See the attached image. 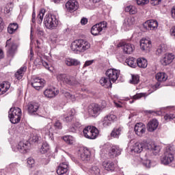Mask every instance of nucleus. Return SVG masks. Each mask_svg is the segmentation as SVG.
Segmentation results:
<instances>
[{
  "instance_id": "f257e3e1",
  "label": "nucleus",
  "mask_w": 175,
  "mask_h": 175,
  "mask_svg": "<svg viewBox=\"0 0 175 175\" xmlns=\"http://www.w3.org/2000/svg\"><path fill=\"white\" fill-rule=\"evenodd\" d=\"M90 49H91V44L87 41V40H75L70 45V49L75 54L85 53V51L90 50Z\"/></svg>"
},
{
  "instance_id": "f03ea898",
  "label": "nucleus",
  "mask_w": 175,
  "mask_h": 175,
  "mask_svg": "<svg viewBox=\"0 0 175 175\" xmlns=\"http://www.w3.org/2000/svg\"><path fill=\"white\" fill-rule=\"evenodd\" d=\"M161 162L163 165H170L172 167H175L174 147L167 148L166 151L161 157Z\"/></svg>"
},
{
  "instance_id": "7ed1b4c3",
  "label": "nucleus",
  "mask_w": 175,
  "mask_h": 175,
  "mask_svg": "<svg viewBox=\"0 0 175 175\" xmlns=\"http://www.w3.org/2000/svg\"><path fill=\"white\" fill-rule=\"evenodd\" d=\"M44 25L47 29H55L59 25V19L54 14H46L44 18Z\"/></svg>"
},
{
  "instance_id": "20e7f679",
  "label": "nucleus",
  "mask_w": 175,
  "mask_h": 175,
  "mask_svg": "<svg viewBox=\"0 0 175 175\" xmlns=\"http://www.w3.org/2000/svg\"><path fill=\"white\" fill-rule=\"evenodd\" d=\"M21 109L12 107L8 112V117L12 124H18L21 120Z\"/></svg>"
},
{
  "instance_id": "39448f33",
  "label": "nucleus",
  "mask_w": 175,
  "mask_h": 175,
  "mask_svg": "<svg viewBox=\"0 0 175 175\" xmlns=\"http://www.w3.org/2000/svg\"><path fill=\"white\" fill-rule=\"evenodd\" d=\"M83 136L86 139H90V140H94L96 139L99 135V130L94 126H88L85 127L83 131Z\"/></svg>"
},
{
  "instance_id": "423d86ee",
  "label": "nucleus",
  "mask_w": 175,
  "mask_h": 175,
  "mask_svg": "<svg viewBox=\"0 0 175 175\" xmlns=\"http://www.w3.org/2000/svg\"><path fill=\"white\" fill-rule=\"evenodd\" d=\"M29 147H31V144L27 142H20L12 146L13 151H15V152H19L21 154H27L29 151Z\"/></svg>"
},
{
  "instance_id": "0eeeda50",
  "label": "nucleus",
  "mask_w": 175,
  "mask_h": 175,
  "mask_svg": "<svg viewBox=\"0 0 175 175\" xmlns=\"http://www.w3.org/2000/svg\"><path fill=\"white\" fill-rule=\"evenodd\" d=\"M120 73L121 71H120V70L110 68L106 71L105 75L111 83H116V81L118 80Z\"/></svg>"
},
{
  "instance_id": "6e6552de",
  "label": "nucleus",
  "mask_w": 175,
  "mask_h": 175,
  "mask_svg": "<svg viewBox=\"0 0 175 175\" xmlns=\"http://www.w3.org/2000/svg\"><path fill=\"white\" fill-rule=\"evenodd\" d=\"M107 27V23L106 21L101 22L98 24L94 25L91 29V33L94 36L100 35V32L106 29Z\"/></svg>"
},
{
  "instance_id": "1a4fd4ad",
  "label": "nucleus",
  "mask_w": 175,
  "mask_h": 175,
  "mask_svg": "<svg viewBox=\"0 0 175 175\" xmlns=\"http://www.w3.org/2000/svg\"><path fill=\"white\" fill-rule=\"evenodd\" d=\"M88 113L91 117H98L102 113V108H100V105L93 103L89 105Z\"/></svg>"
},
{
  "instance_id": "9d476101",
  "label": "nucleus",
  "mask_w": 175,
  "mask_h": 175,
  "mask_svg": "<svg viewBox=\"0 0 175 175\" xmlns=\"http://www.w3.org/2000/svg\"><path fill=\"white\" fill-rule=\"evenodd\" d=\"M78 157L83 162H88L91 159V152L87 148H81L78 152Z\"/></svg>"
},
{
  "instance_id": "9b49d317",
  "label": "nucleus",
  "mask_w": 175,
  "mask_h": 175,
  "mask_svg": "<svg viewBox=\"0 0 175 175\" xmlns=\"http://www.w3.org/2000/svg\"><path fill=\"white\" fill-rule=\"evenodd\" d=\"M175 55L172 53H167L161 58L160 62L163 66H167L174 61Z\"/></svg>"
},
{
  "instance_id": "f8f14e48",
  "label": "nucleus",
  "mask_w": 175,
  "mask_h": 175,
  "mask_svg": "<svg viewBox=\"0 0 175 175\" xmlns=\"http://www.w3.org/2000/svg\"><path fill=\"white\" fill-rule=\"evenodd\" d=\"M66 10L70 13H73L79 9V2L76 0H68L66 3Z\"/></svg>"
},
{
  "instance_id": "ddd939ff",
  "label": "nucleus",
  "mask_w": 175,
  "mask_h": 175,
  "mask_svg": "<svg viewBox=\"0 0 175 175\" xmlns=\"http://www.w3.org/2000/svg\"><path fill=\"white\" fill-rule=\"evenodd\" d=\"M117 116L113 113L107 115L102 120L103 126L105 128H107V126H110V125H111L112 122L117 121Z\"/></svg>"
},
{
  "instance_id": "4468645a",
  "label": "nucleus",
  "mask_w": 175,
  "mask_h": 175,
  "mask_svg": "<svg viewBox=\"0 0 175 175\" xmlns=\"http://www.w3.org/2000/svg\"><path fill=\"white\" fill-rule=\"evenodd\" d=\"M146 150H148V151H150L154 155H157L161 151V149L155 144L154 142H149L148 143L144 144Z\"/></svg>"
},
{
  "instance_id": "2eb2a0df",
  "label": "nucleus",
  "mask_w": 175,
  "mask_h": 175,
  "mask_svg": "<svg viewBox=\"0 0 175 175\" xmlns=\"http://www.w3.org/2000/svg\"><path fill=\"white\" fill-rule=\"evenodd\" d=\"M146 150H148V151H150L154 155H157L161 151V149L155 144L154 142H149L148 143L144 144Z\"/></svg>"
},
{
  "instance_id": "dca6fc26",
  "label": "nucleus",
  "mask_w": 175,
  "mask_h": 175,
  "mask_svg": "<svg viewBox=\"0 0 175 175\" xmlns=\"http://www.w3.org/2000/svg\"><path fill=\"white\" fill-rule=\"evenodd\" d=\"M31 84L33 88H43L46 84V81L39 77H35L32 79Z\"/></svg>"
},
{
  "instance_id": "f3484780",
  "label": "nucleus",
  "mask_w": 175,
  "mask_h": 175,
  "mask_svg": "<svg viewBox=\"0 0 175 175\" xmlns=\"http://www.w3.org/2000/svg\"><path fill=\"white\" fill-rule=\"evenodd\" d=\"M118 47H122V50L125 54H132L135 51V45L129 43L120 42L118 44Z\"/></svg>"
},
{
  "instance_id": "a211bd4d",
  "label": "nucleus",
  "mask_w": 175,
  "mask_h": 175,
  "mask_svg": "<svg viewBox=\"0 0 175 175\" xmlns=\"http://www.w3.org/2000/svg\"><path fill=\"white\" fill-rule=\"evenodd\" d=\"M134 131L137 136L142 137L146 133V125L142 122L137 123L135 125Z\"/></svg>"
},
{
  "instance_id": "6ab92c4d",
  "label": "nucleus",
  "mask_w": 175,
  "mask_h": 175,
  "mask_svg": "<svg viewBox=\"0 0 175 175\" xmlns=\"http://www.w3.org/2000/svg\"><path fill=\"white\" fill-rule=\"evenodd\" d=\"M144 27L146 29H150V31H155L158 28V21L155 20H149L144 23Z\"/></svg>"
},
{
  "instance_id": "aec40b11",
  "label": "nucleus",
  "mask_w": 175,
  "mask_h": 175,
  "mask_svg": "<svg viewBox=\"0 0 175 175\" xmlns=\"http://www.w3.org/2000/svg\"><path fill=\"white\" fill-rule=\"evenodd\" d=\"M68 169L69 164L68 163V162H63L60 163L58 166L57 173L59 175L66 174V173H68Z\"/></svg>"
},
{
  "instance_id": "412c9836",
  "label": "nucleus",
  "mask_w": 175,
  "mask_h": 175,
  "mask_svg": "<svg viewBox=\"0 0 175 175\" xmlns=\"http://www.w3.org/2000/svg\"><path fill=\"white\" fill-rule=\"evenodd\" d=\"M5 47H8V53L11 56H12L13 54H14V53H16V51L17 50V45H16L14 42H12V39L7 40Z\"/></svg>"
},
{
  "instance_id": "4be33fe9",
  "label": "nucleus",
  "mask_w": 175,
  "mask_h": 175,
  "mask_svg": "<svg viewBox=\"0 0 175 175\" xmlns=\"http://www.w3.org/2000/svg\"><path fill=\"white\" fill-rule=\"evenodd\" d=\"M121 154V150L118 146H112L109 150V155L111 158H115Z\"/></svg>"
},
{
  "instance_id": "5701e85b",
  "label": "nucleus",
  "mask_w": 175,
  "mask_h": 175,
  "mask_svg": "<svg viewBox=\"0 0 175 175\" xmlns=\"http://www.w3.org/2000/svg\"><path fill=\"white\" fill-rule=\"evenodd\" d=\"M140 47L144 51H148L151 49V41L146 38L140 40Z\"/></svg>"
},
{
  "instance_id": "b1692460",
  "label": "nucleus",
  "mask_w": 175,
  "mask_h": 175,
  "mask_svg": "<svg viewBox=\"0 0 175 175\" xmlns=\"http://www.w3.org/2000/svg\"><path fill=\"white\" fill-rule=\"evenodd\" d=\"M144 148V144L136 142L131 147V152H134L135 154H140V152L143 151Z\"/></svg>"
},
{
  "instance_id": "393cba45",
  "label": "nucleus",
  "mask_w": 175,
  "mask_h": 175,
  "mask_svg": "<svg viewBox=\"0 0 175 175\" xmlns=\"http://www.w3.org/2000/svg\"><path fill=\"white\" fill-rule=\"evenodd\" d=\"M133 24H135V17L126 16L123 22V27L126 29H129Z\"/></svg>"
},
{
  "instance_id": "a878e982",
  "label": "nucleus",
  "mask_w": 175,
  "mask_h": 175,
  "mask_svg": "<svg viewBox=\"0 0 175 175\" xmlns=\"http://www.w3.org/2000/svg\"><path fill=\"white\" fill-rule=\"evenodd\" d=\"M159 125V123L158 122V120L153 119L148 123L146 128L148 132H154V131L157 130Z\"/></svg>"
},
{
  "instance_id": "bb28decb",
  "label": "nucleus",
  "mask_w": 175,
  "mask_h": 175,
  "mask_svg": "<svg viewBox=\"0 0 175 175\" xmlns=\"http://www.w3.org/2000/svg\"><path fill=\"white\" fill-rule=\"evenodd\" d=\"M58 94H59V90L56 88L46 89L44 92V95H45L46 98H54V96H55V95H58Z\"/></svg>"
},
{
  "instance_id": "cd10ccee",
  "label": "nucleus",
  "mask_w": 175,
  "mask_h": 175,
  "mask_svg": "<svg viewBox=\"0 0 175 175\" xmlns=\"http://www.w3.org/2000/svg\"><path fill=\"white\" fill-rule=\"evenodd\" d=\"M42 133H44V135L49 136V137H51V136L54 135V129H53V126L51 124H48L44 127Z\"/></svg>"
},
{
  "instance_id": "c85d7f7f",
  "label": "nucleus",
  "mask_w": 175,
  "mask_h": 175,
  "mask_svg": "<svg viewBox=\"0 0 175 175\" xmlns=\"http://www.w3.org/2000/svg\"><path fill=\"white\" fill-rule=\"evenodd\" d=\"M64 64L67 65V66H77L80 65L81 63L77 59L66 57L64 59Z\"/></svg>"
},
{
  "instance_id": "c756f323",
  "label": "nucleus",
  "mask_w": 175,
  "mask_h": 175,
  "mask_svg": "<svg viewBox=\"0 0 175 175\" xmlns=\"http://www.w3.org/2000/svg\"><path fill=\"white\" fill-rule=\"evenodd\" d=\"M39 110V105L36 103H30L28 105V113L30 116H35Z\"/></svg>"
},
{
  "instance_id": "7c9ffc66",
  "label": "nucleus",
  "mask_w": 175,
  "mask_h": 175,
  "mask_svg": "<svg viewBox=\"0 0 175 175\" xmlns=\"http://www.w3.org/2000/svg\"><path fill=\"white\" fill-rule=\"evenodd\" d=\"M103 167L107 172H114L116 167L114 163L110 161H105L103 162Z\"/></svg>"
},
{
  "instance_id": "2f4dec72",
  "label": "nucleus",
  "mask_w": 175,
  "mask_h": 175,
  "mask_svg": "<svg viewBox=\"0 0 175 175\" xmlns=\"http://www.w3.org/2000/svg\"><path fill=\"white\" fill-rule=\"evenodd\" d=\"M57 80L60 81V83H63L64 84H72V81L70 79H68L66 75L65 74H58L57 75Z\"/></svg>"
},
{
  "instance_id": "473e14b6",
  "label": "nucleus",
  "mask_w": 175,
  "mask_h": 175,
  "mask_svg": "<svg viewBox=\"0 0 175 175\" xmlns=\"http://www.w3.org/2000/svg\"><path fill=\"white\" fill-rule=\"evenodd\" d=\"M121 132H122V127H115L111 132V137L119 139L120 136L121 135Z\"/></svg>"
},
{
  "instance_id": "72a5a7b5",
  "label": "nucleus",
  "mask_w": 175,
  "mask_h": 175,
  "mask_svg": "<svg viewBox=\"0 0 175 175\" xmlns=\"http://www.w3.org/2000/svg\"><path fill=\"white\" fill-rule=\"evenodd\" d=\"M100 84L102 87H105V88H111L113 87V83L110 81V79L106 77H102L100 79Z\"/></svg>"
},
{
  "instance_id": "f704fd0d",
  "label": "nucleus",
  "mask_w": 175,
  "mask_h": 175,
  "mask_svg": "<svg viewBox=\"0 0 175 175\" xmlns=\"http://www.w3.org/2000/svg\"><path fill=\"white\" fill-rule=\"evenodd\" d=\"M27 72V66H23L19 68L17 72L15 73V77L17 80H21L23 79V76H24V73Z\"/></svg>"
},
{
  "instance_id": "c9c22d12",
  "label": "nucleus",
  "mask_w": 175,
  "mask_h": 175,
  "mask_svg": "<svg viewBox=\"0 0 175 175\" xmlns=\"http://www.w3.org/2000/svg\"><path fill=\"white\" fill-rule=\"evenodd\" d=\"M155 79L157 81L163 83L167 80V75L164 72H157L155 75Z\"/></svg>"
},
{
  "instance_id": "e433bc0d",
  "label": "nucleus",
  "mask_w": 175,
  "mask_h": 175,
  "mask_svg": "<svg viewBox=\"0 0 175 175\" xmlns=\"http://www.w3.org/2000/svg\"><path fill=\"white\" fill-rule=\"evenodd\" d=\"M76 111L75 109H71L68 111V114L64 115V121L65 122H70L73 120V116H75Z\"/></svg>"
},
{
  "instance_id": "4c0bfd02",
  "label": "nucleus",
  "mask_w": 175,
  "mask_h": 175,
  "mask_svg": "<svg viewBox=\"0 0 175 175\" xmlns=\"http://www.w3.org/2000/svg\"><path fill=\"white\" fill-rule=\"evenodd\" d=\"M137 65L139 66V68H142L143 69H146L147 68V66L148 65V63L147 62V59L145 58H139L137 59Z\"/></svg>"
},
{
  "instance_id": "58836bf2",
  "label": "nucleus",
  "mask_w": 175,
  "mask_h": 175,
  "mask_svg": "<svg viewBox=\"0 0 175 175\" xmlns=\"http://www.w3.org/2000/svg\"><path fill=\"white\" fill-rule=\"evenodd\" d=\"M18 29V24L16 23H10L8 27V33H14Z\"/></svg>"
},
{
  "instance_id": "ea45409f",
  "label": "nucleus",
  "mask_w": 175,
  "mask_h": 175,
  "mask_svg": "<svg viewBox=\"0 0 175 175\" xmlns=\"http://www.w3.org/2000/svg\"><path fill=\"white\" fill-rule=\"evenodd\" d=\"M126 64H127V65L130 66V68H136L137 60H136V59H135L134 57H129L126 60Z\"/></svg>"
},
{
  "instance_id": "a19ab883",
  "label": "nucleus",
  "mask_w": 175,
  "mask_h": 175,
  "mask_svg": "<svg viewBox=\"0 0 175 175\" xmlns=\"http://www.w3.org/2000/svg\"><path fill=\"white\" fill-rule=\"evenodd\" d=\"M167 49V46H166L165 44H161L158 46L156 51V54H157V55H161V54H163V53H166Z\"/></svg>"
},
{
  "instance_id": "79ce46f5",
  "label": "nucleus",
  "mask_w": 175,
  "mask_h": 175,
  "mask_svg": "<svg viewBox=\"0 0 175 175\" xmlns=\"http://www.w3.org/2000/svg\"><path fill=\"white\" fill-rule=\"evenodd\" d=\"M44 13H46V10L42 9L41 10H40L39 14L37 16L38 24H42V21H43V17H44Z\"/></svg>"
},
{
  "instance_id": "37998d69",
  "label": "nucleus",
  "mask_w": 175,
  "mask_h": 175,
  "mask_svg": "<svg viewBox=\"0 0 175 175\" xmlns=\"http://www.w3.org/2000/svg\"><path fill=\"white\" fill-rule=\"evenodd\" d=\"M125 12H127L131 14H136V13H137V8L133 5H129L125 8Z\"/></svg>"
},
{
  "instance_id": "c03bdc74",
  "label": "nucleus",
  "mask_w": 175,
  "mask_h": 175,
  "mask_svg": "<svg viewBox=\"0 0 175 175\" xmlns=\"http://www.w3.org/2000/svg\"><path fill=\"white\" fill-rule=\"evenodd\" d=\"M49 150H50V145L47 142H43L40 150L41 154H46Z\"/></svg>"
},
{
  "instance_id": "a18cd8bd",
  "label": "nucleus",
  "mask_w": 175,
  "mask_h": 175,
  "mask_svg": "<svg viewBox=\"0 0 175 175\" xmlns=\"http://www.w3.org/2000/svg\"><path fill=\"white\" fill-rule=\"evenodd\" d=\"M63 140H64L67 144H73L75 143V138L72 135H65L63 137Z\"/></svg>"
},
{
  "instance_id": "49530a36",
  "label": "nucleus",
  "mask_w": 175,
  "mask_h": 175,
  "mask_svg": "<svg viewBox=\"0 0 175 175\" xmlns=\"http://www.w3.org/2000/svg\"><path fill=\"white\" fill-rule=\"evenodd\" d=\"M13 10V3H8L4 7L5 14H9Z\"/></svg>"
},
{
  "instance_id": "de8ad7c7",
  "label": "nucleus",
  "mask_w": 175,
  "mask_h": 175,
  "mask_svg": "<svg viewBox=\"0 0 175 175\" xmlns=\"http://www.w3.org/2000/svg\"><path fill=\"white\" fill-rule=\"evenodd\" d=\"M90 173L92 175H100V169L97 166H93L90 169Z\"/></svg>"
},
{
  "instance_id": "09e8293b",
  "label": "nucleus",
  "mask_w": 175,
  "mask_h": 175,
  "mask_svg": "<svg viewBox=\"0 0 175 175\" xmlns=\"http://www.w3.org/2000/svg\"><path fill=\"white\" fill-rule=\"evenodd\" d=\"M55 131H61L62 129V123L59 120H56L53 124Z\"/></svg>"
},
{
  "instance_id": "8fccbe9b",
  "label": "nucleus",
  "mask_w": 175,
  "mask_h": 175,
  "mask_svg": "<svg viewBox=\"0 0 175 175\" xmlns=\"http://www.w3.org/2000/svg\"><path fill=\"white\" fill-rule=\"evenodd\" d=\"M175 115L174 113H166L164 116V120L167 122L172 121V120H174Z\"/></svg>"
},
{
  "instance_id": "3c124183",
  "label": "nucleus",
  "mask_w": 175,
  "mask_h": 175,
  "mask_svg": "<svg viewBox=\"0 0 175 175\" xmlns=\"http://www.w3.org/2000/svg\"><path fill=\"white\" fill-rule=\"evenodd\" d=\"M27 166L29 167H33L35 166V159L32 157L27 159Z\"/></svg>"
},
{
  "instance_id": "603ef678",
  "label": "nucleus",
  "mask_w": 175,
  "mask_h": 175,
  "mask_svg": "<svg viewBox=\"0 0 175 175\" xmlns=\"http://www.w3.org/2000/svg\"><path fill=\"white\" fill-rule=\"evenodd\" d=\"M140 79L139 75H133L132 80L131 81V84H138Z\"/></svg>"
},
{
  "instance_id": "864d4df0",
  "label": "nucleus",
  "mask_w": 175,
  "mask_h": 175,
  "mask_svg": "<svg viewBox=\"0 0 175 175\" xmlns=\"http://www.w3.org/2000/svg\"><path fill=\"white\" fill-rule=\"evenodd\" d=\"M32 140L33 143H39V142L42 141V137L39 134H36L32 137Z\"/></svg>"
},
{
  "instance_id": "5fc2aeb1",
  "label": "nucleus",
  "mask_w": 175,
  "mask_h": 175,
  "mask_svg": "<svg viewBox=\"0 0 175 175\" xmlns=\"http://www.w3.org/2000/svg\"><path fill=\"white\" fill-rule=\"evenodd\" d=\"M142 163H143L144 166H146L148 169H150V167H151L152 166L151 160H150V159L144 160Z\"/></svg>"
},
{
  "instance_id": "6e6d98bb",
  "label": "nucleus",
  "mask_w": 175,
  "mask_h": 175,
  "mask_svg": "<svg viewBox=\"0 0 175 175\" xmlns=\"http://www.w3.org/2000/svg\"><path fill=\"white\" fill-rule=\"evenodd\" d=\"M0 88H10V82L3 81L0 83Z\"/></svg>"
},
{
  "instance_id": "4d7b16f0",
  "label": "nucleus",
  "mask_w": 175,
  "mask_h": 175,
  "mask_svg": "<svg viewBox=\"0 0 175 175\" xmlns=\"http://www.w3.org/2000/svg\"><path fill=\"white\" fill-rule=\"evenodd\" d=\"M42 64H43V59H42V57H37L34 61V64L36 66L42 65Z\"/></svg>"
},
{
  "instance_id": "13d9d810",
  "label": "nucleus",
  "mask_w": 175,
  "mask_h": 175,
  "mask_svg": "<svg viewBox=\"0 0 175 175\" xmlns=\"http://www.w3.org/2000/svg\"><path fill=\"white\" fill-rule=\"evenodd\" d=\"M137 5H144L150 2V0H136Z\"/></svg>"
},
{
  "instance_id": "bf43d9fd",
  "label": "nucleus",
  "mask_w": 175,
  "mask_h": 175,
  "mask_svg": "<svg viewBox=\"0 0 175 175\" xmlns=\"http://www.w3.org/2000/svg\"><path fill=\"white\" fill-rule=\"evenodd\" d=\"M36 14L35 12H33L32 14V18H31V29H32V27H33V25H35V23H36Z\"/></svg>"
},
{
  "instance_id": "052dcab7",
  "label": "nucleus",
  "mask_w": 175,
  "mask_h": 175,
  "mask_svg": "<svg viewBox=\"0 0 175 175\" xmlns=\"http://www.w3.org/2000/svg\"><path fill=\"white\" fill-rule=\"evenodd\" d=\"M146 95V93H139L133 96V99H140V98H143Z\"/></svg>"
},
{
  "instance_id": "680f3d73",
  "label": "nucleus",
  "mask_w": 175,
  "mask_h": 175,
  "mask_svg": "<svg viewBox=\"0 0 175 175\" xmlns=\"http://www.w3.org/2000/svg\"><path fill=\"white\" fill-rule=\"evenodd\" d=\"M37 32L38 36H43L44 35V31H43V29L40 27L37 28Z\"/></svg>"
},
{
  "instance_id": "e2e57ef3",
  "label": "nucleus",
  "mask_w": 175,
  "mask_h": 175,
  "mask_svg": "<svg viewBox=\"0 0 175 175\" xmlns=\"http://www.w3.org/2000/svg\"><path fill=\"white\" fill-rule=\"evenodd\" d=\"M94 64V60H88L85 62L83 65V68H87V66H90V65H92Z\"/></svg>"
},
{
  "instance_id": "0e129e2a",
  "label": "nucleus",
  "mask_w": 175,
  "mask_h": 175,
  "mask_svg": "<svg viewBox=\"0 0 175 175\" xmlns=\"http://www.w3.org/2000/svg\"><path fill=\"white\" fill-rule=\"evenodd\" d=\"M162 2V0H151V4L153 5V6H157V5H159Z\"/></svg>"
},
{
  "instance_id": "69168bd1",
  "label": "nucleus",
  "mask_w": 175,
  "mask_h": 175,
  "mask_svg": "<svg viewBox=\"0 0 175 175\" xmlns=\"http://www.w3.org/2000/svg\"><path fill=\"white\" fill-rule=\"evenodd\" d=\"M171 16L172 18H173V20H175V6L172 7L171 9Z\"/></svg>"
},
{
  "instance_id": "338daca9",
  "label": "nucleus",
  "mask_w": 175,
  "mask_h": 175,
  "mask_svg": "<svg viewBox=\"0 0 175 175\" xmlns=\"http://www.w3.org/2000/svg\"><path fill=\"white\" fill-rule=\"evenodd\" d=\"M88 23V19L87 18H82L81 20V25H85Z\"/></svg>"
},
{
  "instance_id": "774afa93",
  "label": "nucleus",
  "mask_w": 175,
  "mask_h": 175,
  "mask_svg": "<svg viewBox=\"0 0 175 175\" xmlns=\"http://www.w3.org/2000/svg\"><path fill=\"white\" fill-rule=\"evenodd\" d=\"M77 131V128L75 126V124H72L70 127V132L75 133Z\"/></svg>"
}]
</instances>
